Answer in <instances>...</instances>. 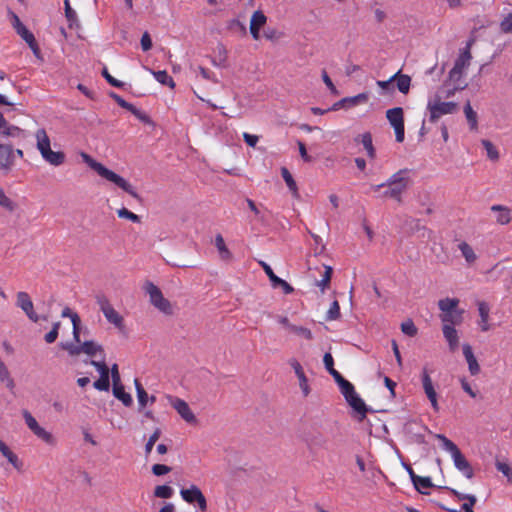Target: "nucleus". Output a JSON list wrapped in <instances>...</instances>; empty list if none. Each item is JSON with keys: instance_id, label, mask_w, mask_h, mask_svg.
<instances>
[{"instance_id": "30", "label": "nucleus", "mask_w": 512, "mask_h": 512, "mask_svg": "<svg viewBox=\"0 0 512 512\" xmlns=\"http://www.w3.org/2000/svg\"><path fill=\"white\" fill-rule=\"evenodd\" d=\"M113 395L126 407H129L133 402L131 395L125 392L124 386L121 383L113 386Z\"/></svg>"}, {"instance_id": "60", "label": "nucleus", "mask_w": 512, "mask_h": 512, "mask_svg": "<svg viewBox=\"0 0 512 512\" xmlns=\"http://www.w3.org/2000/svg\"><path fill=\"white\" fill-rule=\"evenodd\" d=\"M170 471H171V468L164 464H154L152 466V473L155 476H162V475L169 473Z\"/></svg>"}, {"instance_id": "24", "label": "nucleus", "mask_w": 512, "mask_h": 512, "mask_svg": "<svg viewBox=\"0 0 512 512\" xmlns=\"http://www.w3.org/2000/svg\"><path fill=\"white\" fill-rule=\"evenodd\" d=\"M478 312H479V316H480L478 325H479L481 331L486 332V331L490 330L491 326L489 324V313H490L489 305L484 301H480L478 303Z\"/></svg>"}, {"instance_id": "50", "label": "nucleus", "mask_w": 512, "mask_h": 512, "mask_svg": "<svg viewBox=\"0 0 512 512\" xmlns=\"http://www.w3.org/2000/svg\"><path fill=\"white\" fill-rule=\"evenodd\" d=\"M340 317V306L338 301H333L329 310L326 313V320L332 321Z\"/></svg>"}, {"instance_id": "54", "label": "nucleus", "mask_w": 512, "mask_h": 512, "mask_svg": "<svg viewBox=\"0 0 512 512\" xmlns=\"http://www.w3.org/2000/svg\"><path fill=\"white\" fill-rule=\"evenodd\" d=\"M401 330L404 334L414 337L417 334V327L412 320H407L401 324Z\"/></svg>"}, {"instance_id": "25", "label": "nucleus", "mask_w": 512, "mask_h": 512, "mask_svg": "<svg viewBox=\"0 0 512 512\" xmlns=\"http://www.w3.org/2000/svg\"><path fill=\"white\" fill-rule=\"evenodd\" d=\"M443 336L447 341L449 348L451 351H455L459 344V336L458 332L454 327H449L448 325H443L442 327Z\"/></svg>"}, {"instance_id": "57", "label": "nucleus", "mask_w": 512, "mask_h": 512, "mask_svg": "<svg viewBox=\"0 0 512 512\" xmlns=\"http://www.w3.org/2000/svg\"><path fill=\"white\" fill-rule=\"evenodd\" d=\"M22 415L26 425L31 431H34L39 426L38 422L29 411L23 410Z\"/></svg>"}, {"instance_id": "12", "label": "nucleus", "mask_w": 512, "mask_h": 512, "mask_svg": "<svg viewBox=\"0 0 512 512\" xmlns=\"http://www.w3.org/2000/svg\"><path fill=\"white\" fill-rule=\"evenodd\" d=\"M421 381H422L424 393H425L426 397L428 398V400L430 401L433 410L436 412L439 411L437 392L434 388L432 379H431L428 369L426 367H423V369H422Z\"/></svg>"}, {"instance_id": "38", "label": "nucleus", "mask_w": 512, "mask_h": 512, "mask_svg": "<svg viewBox=\"0 0 512 512\" xmlns=\"http://www.w3.org/2000/svg\"><path fill=\"white\" fill-rule=\"evenodd\" d=\"M154 78L162 85H166L170 88L175 87V82L172 77L165 71H151Z\"/></svg>"}, {"instance_id": "47", "label": "nucleus", "mask_w": 512, "mask_h": 512, "mask_svg": "<svg viewBox=\"0 0 512 512\" xmlns=\"http://www.w3.org/2000/svg\"><path fill=\"white\" fill-rule=\"evenodd\" d=\"M291 333L297 335V336H300L306 340H312L313 339V333L310 329L306 328V327H303V326H298V325H293V327H291V330H290Z\"/></svg>"}, {"instance_id": "56", "label": "nucleus", "mask_w": 512, "mask_h": 512, "mask_svg": "<svg viewBox=\"0 0 512 512\" xmlns=\"http://www.w3.org/2000/svg\"><path fill=\"white\" fill-rule=\"evenodd\" d=\"M500 30L503 33H512V12L507 14L500 22Z\"/></svg>"}, {"instance_id": "34", "label": "nucleus", "mask_w": 512, "mask_h": 512, "mask_svg": "<svg viewBox=\"0 0 512 512\" xmlns=\"http://www.w3.org/2000/svg\"><path fill=\"white\" fill-rule=\"evenodd\" d=\"M307 446L310 450L324 448L327 444V439L320 433L311 435L306 440Z\"/></svg>"}, {"instance_id": "35", "label": "nucleus", "mask_w": 512, "mask_h": 512, "mask_svg": "<svg viewBox=\"0 0 512 512\" xmlns=\"http://www.w3.org/2000/svg\"><path fill=\"white\" fill-rule=\"evenodd\" d=\"M415 489L421 493V494H427L425 491L428 488H431L433 486L432 480L430 477H422V476H416V478L412 481Z\"/></svg>"}, {"instance_id": "45", "label": "nucleus", "mask_w": 512, "mask_h": 512, "mask_svg": "<svg viewBox=\"0 0 512 512\" xmlns=\"http://www.w3.org/2000/svg\"><path fill=\"white\" fill-rule=\"evenodd\" d=\"M32 432L45 443L49 445L55 444V438L53 437V435L50 432L46 431L44 428H42L40 425Z\"/></svg>"}, {"instance_id": "32", "label": "nucleus", "mask_w": 512, "mask_h": 512, "mask_svg": "<svg viewBox=\"0 0 512 512\" xmlns=\"http://www.w3.org/2000/svg\"><path fill=\"white\" fill-rule=\"evenodd\" d=\"M464 114H465V117H466V120L468 122L470 129L477 130V128H478L477 113L473 110L469 101L464 106Z\"/></svg>"}, {"instance_id": "28", "label": "nucleus", "mask_w": 512, "mask_h": 512, "mask_svg": "<svg viewBox=\"0 0 512 512\" xmlns=\"http://www.w3.org/2000/svg\"><path fill=\"white\" fill-rule=\"evenodd\" d=\"M62 317H69L71 319L72 325H73V338L77 343H80V336H79V324H80V318L77 313H74L71 311L69 307H65L62 310L61 313Z\"/></svg>"}, {"instance_id": "55", "label": "nucleus", "mask_w": 512, "mask_h": 512, "mask_svg": "<svg viewBox=\"0 0 512 512\" xmlns=\"http://www.w3.org/2000/svg\"><path fill=\"white\" fill-rule=\"evenodd\" d=\"M338 386H339V389H340L342 395L344 396L345 400L348 397H350V395H353L354 393H356L353 384L351 382H349L348 380L344 381L343 383H341Z\"/></svg>"}, {"instance_id": "4", "label": "nucleus", "mask_w": 512, "mask_h": 512, "mask_svg": "<svg viewBox=\"0 0 512 512\" xmlns=\"http://www.w3.org/2000/svg\"><path fill=\"white\" fill-rule=\"evenodd\" d=\"M36 148L45 162L52 166H60L65 162V154L51 149L50 138L44 128L35 132Z\"/></svg>"}, {"instance_id": "62", "label": "nucleus", "mask_w": 512, "mask_h": 512, "mask_svg": "<svg viewBox=\"0 0 512 512\" xmlns=\"http://www.w3.org/2000/svg\"><path fill=\"white\" fill-rule=\"evenodd\" d=\"M102 75H103V76H104V78L107 80V82H108L109 84H111L112 86H114V87L121 88V87L124 85V83H123V82H121V81H119V80L115 79L114 77H112V76L108 73V71H107V69H106V68L103 70Z\"/></svg>"}, {"instance_id": "59", "label": "nucleus", "mask_w": 512, "mask_h": 512, "mask_svg": "<svg viewBox=\"0 0 512 512\" xmlns=\"http://www.w3.org/2000/svg\"><path fill=\"white\" fill-rule=\"evenodd\" d=\"M332 275L331 267H326V270L322 276V279L317 283V285L324 291L328 286Z\"/></svg>"}, {"instance_id": "49", "label": "nucleus", "mask_w": 512, "mask_h": 512, "mask_svg": "<svg viewBox=\"0 0 512 512\" xmlns=\"http://www.w3.org/2000/svg\"><path fill=\"white\" fill-rule=\"evenodd\" d=\"M117 215L119 218H122V219H127L131 222H134V223H139L140 222V217L131 212L130 210H128L127 208L125 207H122L120 209L117 210Z\"/></svg>"}, {"instance_id": "48", "label": "nucleus", "mask_w": 512, "mask_h": 512, "mask_svg": "<svg viewBox=\"0 0 512 512\" xmlns=\"http://www.w3.org/2000/svg\"><path fill=\"white\" fill-rule=\"evenodd\" d=\"M173 489L168 485H159L154 490V495L158 498L169 499L173 496Z\"/></svg>"}, {"instance_id": "64", "label": "nucleus", "mask_w": 512, "mask_h": 512, "mask_svg": "<svg viewBox=\"0 0 512 512\" xmlns=\"http://www.w3.org/2000/svg\"><path fill=\"white\" fill-rule=\"evenodd\" d=\"M243 139L246 142V144L250 147H255L259 140L257 135L250 134L247 132L243 133Z\"/></svg>"}, {"instance_id": "1", "label": "nucleus", "mask_w": 512, "mask_h": 512, "mask_svg": "<svg viewBox=\"0 0 512 512\" xmlns=\"http://www.w3.org/2000/svg\"><path fill=\"white\" fill-rule=\"evenodd\" d=\"M410 182V170L400 169L396 173L392 174L385 183L373 185L371 188L374 191H378L381 188L387 187L383 192V196L394 199L397 202H401L402 194L407 190Z\"/></svg>"}, {"instance_id": "20", "label": "nucleus", "mask_w": 512, "mask_h": 512, "mask_svg": "<svg viewBox=\"0 0 512 512\" xmlns=\"http://www.w3.org/2000/svg\"><path fill=\"white\" fill-rule=\"evenodd\" d=\"M353 410L359 414V420H363L368 412V407L363 399L356 393L346 399Z\"/></svg>"}, {"instance_id": "29", "label": "nucleus", "mask_w": 512, "mask_h": 512, "mask_svg": "<svg viewBox=\"0 0 512 512\" xmlns=\"http://www.w3.org/2000/svg\"><path fill=\"white\" fill-rule=\"evenodd\" d=\"M16 32L28 44L34 54L37 55L39 49L33 33L30 32L25 25L20 27Z\"/></svg>"}, {"instance_id": "40", "label": "nucleus", "mask_w": 512, "mask_h": 512, "mask_svg": "<svg viewBox=\"0 0 512 512\" xmlns=\"http://www.w3.org/2000/svg\"><path fill=\"white\" fill-rule=\"evenodd\" d=\"M281 175H282L287 187L289 188V190L293 193V195L295 197H297L298 196L297 184H296L295 180L293 179L289 170L287 168L283 167L281 169Z\"/></svg>"}, {"instance_id": "37", "label": "nucleus", "mask_w": 512, "mask_h": 512, "mask_svg": "<svg viewBox=\"0 0 512 512\" xmlns=\"http://www.w3.org/2000/svg\"><path fill=\"white\" fill-rule=\"evenodd\" d=\"M215 246L219 252V255L222 259L228 260L231 258V252L227 248L224 238L221 234H217L215 236Z\"/></svg>"}, {"instance_id": "31", "label": "nucleus", "mask_w": 512, "mask_h": 512, "mask_svg": "<svg viewBox=\"0 0 512 512\" xmlns=\"http://www.w3.org/2000/svg\"><path fill=\"white\" fill-rule=\"evenodd\" d=\"M81 353L87 354L89 356H94L97 353L103 354V347L94 341H84L80 345Z\"/></svg>"}, {"instance_id": "15", "label": "nucleus", "mask_w": 512, "mask_h": 512, "mask_svg": "<svg viewBox=\"0 0 512 512\" xmlns=\"http://www.w3.org/2000/svg\"><path fill=\"white\" fill-rule=\"evenodd\" d=\"M259 264L263 268L274 288L281 287L285 294H291L294 291L293 287L288 282L275 275L270 265L264 261H259Z\"/></svg>"}, {"instance_id": "39", "label": "nucleus", "mask_w": 512, "mask_h": 512, "mask_svg": "<svg viewBox=\"0 0 512 512\" xmlns=\"http://www.w3.org/2000/svg\"><path fill=\"white\" fill-rule=\"evenodd\" d=\"M0 452L4 457L7 458V460L15 467H20V462L18 460V457L8 448V446L0 440Z\"/></svg>"}, {"instance_id": "26", "label": "nucleus", "mask_w": 512, "mask_h": 512, "mask_svg": "<svg viewBox=\"0 0 512 512\" xmlns=\"http://www.w3.org/2000/svg\"><path fill=\"white\" fill-rule=\"evenodd\" d=\"M391 80L396 82L397 89L403 93L407 94L410 90L411 86V78L406 74H402L401 71H398L393 76H391Z\"/></svg>"}, {"instance_id": "6", "label": "nucleus", "mask_w": 512, "mask_h": 512, "mask_svg": "<svg viewBox=\"0 0 512 512\" xmlns=\"http://www.w3.org/2000/svg\"><path fill=\"white\" fill-rule=\"evenodd\" d=\"M458 109V105L455 102L441 101L439 96H435L433 99L428 100L427 111L429 113V121L434 123L444 115L454 114Z\"/></svg>"}, {"instance_id": "44", "label": "nucleus", "mask_w": 512, "mask_h": 512, "mask_svg": "<svg viewBox=\"0 0 512 512\" xmlns=\"http://www.w3.org/2000/svg\"><path fill=\"white\" fill-rule=\"evenodd\" d=\"M32 432L45 443L49 445L55 444V438L53 437V435L50 432L46 431L44 428H42L40 425Z\"/></svg>"}, {"instance_id": "53", "label": "nucleus", "mask_w": 512, "mask_h": 512, "mask_svg": "<svg viewBox=\"0 0 512 512\" xmlns=\"http://www.w3.org/2000/svg\"><path fill=\"white\" fill-rule=\"evenodd\" d=\"M0 206L13 211L15 209V203L6 195L5 191L0 187Z\"/></svg>"}, {"instance_id": "36", "label": "nucleus", "mask_w": 512, "mask_h": 512, "mask_svg": "<svg viewBox=\"0 0 512 512\" xmlns=\"http://www.w3.org/2000/svg\"><path fill=\"white\" fill-rule=\"evenodd\" d=\"M458 304L459 300L456 298H445L439 300L438 302L439 309L442 313H450L452 311L458 310Z\"/></svg>"}, {"instance_id": "3", "label": "nucleus", "mask_w": 512, "mask_h": 512, "mask_svg": "<svg viewBox=\"0 0 512 512\" xmlns=\"http://www.w3.org/2000/svg\"><path fill=\"white\" fill-rule=\"evenodd\" d=\"M436 438L441 441L442 449L450 454L455 468L467 479L473 478V468L458 446L443 434H437Z\"/></svg>"}, {"instance_id": "33", "label": "nucleus", "mask_w": 512, "mask_h": 512, "mask_svg": "<svg viewBox=\"0 0 512 512\" xmlns=\"http://www.w3.org/2000/svg\"><path fill=\"white\" fill-rule=\"evenodd\" d=\"M360 139L364 149L366 150L367 156L374 159L376 157V151L373 146L371 134L369 132H365L360 135Z\"/></svg>"}, {"instance_id": "63", "label": "nucleus", "mask_w": 512, "mask_h": 512, "mask_svg": "<svg viewBox=\"0 0 512 512\" xmlns=\"http://www.w3.org/2000/svg\"><path fill=\"white\" fill-rule=\"evenodd\" d=\"M141 47L143 51H148L152 47V40L148 32H144L141 37Z\"/></svg>"}, {"instance_id": "58", "label": "nucleus", "mask_w": 512, "mask_h": 512, "mask_svg": "<svg viewBox=\"0 0 512 512\" xmlns=\"http://www.w3.org/2000/svg\"><path fill=\"white\" fill-rule=\"evenodd\" d=\"M60 325V322H55L53 324L52 330L45 335L44 339L47 343L51 344L56 341Z\"/></svg>"}, {"instance_id": "43", "label": "nucleus", "mask_w": 512, "mask_h": 512, "mask_svg": "<svg viewBox=\"0 0 512 512\" xmlns=\"http://www.w3.org/2000/svg\"><path fill=\"white\" fill-rule=\"evenodd\" d=\"M217 58L213 60V65L217 67H225L227 60V50L224 45L219 44L216 48Z\"/></svg>"}, {"instance_id": "27", "label": "nucleus", "mask_w": 512, "mask_h": 512, "mask_svg": "<svg viewBox=\"0 0 512 512\" xmlns=\"http://www.w3.org/2000/svg\"><path fill=\"white\" fill-rule=\"evenodd\" d=\"M462 314L463 310H455L450 313H442L440 315V319L443 325H448L449 327H454L455 325H459L462 322Z\"/></svg>"}, {"instance_id": "16", "label": "nucleus", "mask_w": 512, "mask_h": 512, "mask_svg": "<svg viewBox=\"0 0 512 512\" xmlns=\"http://www.w3.org/2000/svg\"><path fill=\"white\" fill-rule=\"evenodd\" d=\"M290 366L294 370L298 381H299V387L305 397H307L310 393V387L308 384V379L304 373V370L301 366V364L296 359H291L289 361Z\"/></svg>"}, {"instance_id": "22", "label": "nucleus", "mask_w": 512, "mask_h": 512, "mask_svg": "<svg viewBox=\"0 0 512 512\" xmlns=\"http://www.w3.org/2000/svg\"><path fill=\"white\" fill-rule=\"evenodd\" d=\"M368 98H369V96L367 93H360V94L352 96V97H346V98L341 99L337 103H335L333 105L332 109L336 110V109H338L340 107H344V106L352 107L359 103H366L368 101Z\"/></svg>"}, {"instance_id": "61", "label": "nucleus", "mask_w": 512, "mask_h": 512, "mask_svg": "<svg viewBox=\"0 0 512 512\" xmlns=\"http://www.w3.org/2000/svg\"><path fill=\"white\" fill-rule=\"evenodd\" d=\"M461 388L472 398L477 397V392L473 390L469 382L465 378L460 379Z\"/></svg>"}, {"instance_id": "7", "label": "nucleus", "mask_w": 512, "mask_h": 512, "mask_svg": "<svg viewBox=\"0 0 512 512\" xmlns=\"http://www.w3.org/2000/svg\"><path fill=\"white\" fill-rule=\"evenodd\" d=\"M471 60V53L469 46H467L456 59L453 68L449 72V80L454 83V90H461L466 87V84L459 83L464 70L469 66Z\"/></svg>"}, {"instance_id": "9", "label": "nucleus", "mask_w": 512, "mask_h": 512, "mask_svg": "<svg viewBox=\"0 0 512 512\" xmlns=\"http://www.w3.org/2000/svg\"><path fill=\"white\" fill-rule=\"evenodd\" d=\"M96 300L106 320L122 330L124 328L123 317L113 308L109 300L103 295L97 296Z\"/></svg>"}, {"instance_id": "2", "label": "nucleus", "mask_w": 512, "mask_h": 512, "mask_svg": "<svg viewBox=\"0 0 512 512\" xmlns=\"http://www.w3.org/2000/svg\"><path fill=\"white\" fill-rule=\"evenodd\" d=\"M81 157L83 161L94 171L98 173L99 176L106 179L107 181L115 184L117 187L121 188L123 191L127 192L129 195H131L134 198H138V193L136 189L123 177L116 174L112 170H109L106 168L103 164L100 162H97L94 160L90 155L87 153L82 152Z\"/></svg>"}, {"instance_id": "19", "label": "nucleus", "mask_w": 512, "mask_h": 512, "mask_svg": "<svg viewBox=\"0 0 512 512\" xmlns=\"http://www.w3.org/2000/svg\"><path fill=\"white\" fill-rule=\"evenodd\" d=\"M463 355L468 364V370L471 375L475 376L480 372V365L473 353L472 347L469 344H464L463 347Z\"/></svg>"}, {"instance_id": "11", "label": "nucleus", "mask_w": 512, "mask_h": 512, "mask_svg": "<svg viewBox=\"0 0 512 512\" xmlns=\"http://www.w3.org/2000/svg\"><path fill=\"white\" fill-rule=\"evenodd\" d=\"M98 371L100 377L93 383V387L99 391H109L110 389V375L109 367L105 363L104 356L101 361L91 360L89 362Z\"/></svg>"}, {"instance_id": "18", "label": "nucleus", "mask_w": 512, "mask_h": 512, "mask_svg": "<svg viewBox=\"0 0 512 512\" xmlns=\"http://www.w3.org/2000/svg\"><path fill=\"white\" fill-rule=\"evenodd\" d=\"M14 151L11 146L0 144V170L9 171L13 165Z\"/></svg>"}, {"instance_id": "13", "label": "nucleus", "mask_w": 512, "mask_h": 512, "mask_svg": "<svg viewBox=\"0 0 512 512\" xmlns=\"http://www.w3.org/2000/svg\"><path fill=\"white\" fill-rule=\"evenodd\" d=\"M16 306L20 308L32 322H38L39 316L34 310V304L27 292L16 294Z\"/></svg>"}, {"instance_id": "10", "label": "nucleus", "mask_w": 512, "mask_h": 512, "mask_svg": "<svg viewBox=\"0 0 512 512\" xmlns=\"http://www.w3.org/2000/svg\"><path fill=\"white\" fill-rule=\"evenodd\" d=\"M180 496L189 504L196 503L201 511L207 510V500L198 486L192 484L188 488H182L180 490Z\"/></svg>"}, {"instance_id": "8", "label": "nucleus", "mask_w": 512, "mask_h": 512, "mask_svg": "<svg viewBox=\"0 0 512 512\" xmlns=\"http://www.w3.org/2000/svg\"><path fill=\"white\" fill-rule=\"evenodd\" d=\"M386 118L394 129L396 141L402 143L405 138L403 109L401 107L388 109L386 111Z\"/></svg>"}, {"instance_id": "5", "label": "nucleus", "mask_w": 512, "mask_h": 512, "mask_svg": "<svg viewBox=\"0 0 512 512\" xmlns=\"http://www.w3.org/2000/svg\"><path fill=\"white\" fill-rule=\"evenodd\" d=\"M144 290L149 296L150 303L161 313L165 315L173 314V306L168 299H166L162 291L154 283L147 281L144 285Z\"/></svg>"}, {"instance_id": "51", "label": "nucleus", "mask_w": 512, "mask_h": 512, "mask_svg": "<svg viewBox=\"0 0 512 512\" xmlns=\"http://www.w3.org/2000/svg\"><path fill=\"white\" fill-rule=\"evenodd\" d=\"M161 435V430L159 428L155 429V431L150 435L148 441L145 444V454L148 455L151 453L153 446L156 441L159 439Z\"/></svg>"}, {"instance_id": "23", "label": "nucleus", "mask_w": 512, "mask_h": 512, "mask_svg": "<svg viewBox=\"0 0 512 512\" xmlns=\"http://www.w3.org/2000/svg\"><path fill=\"white\" fill-rule=\"evenodd\" d=\"M0 134L7 137L17 138L22 136L23 130L17 126L8 124L3 114L0 112Z\"/></svg>"}, {"instance_id": "46", "label": "nucleus", "mask_w": 512, "mask_h": 512, "mask_svg": "<svg viewBox=\"0 0 512 512\" xmlns=\"http://www.w3.org/2000/svg\"><path fill=\"white\" fill-rule=\"evenodd\" d=\"M481 144L483 145L484 149L486 150L487 157L490 160L496 161L499 159V152L497 148L489 141V140H482Z\"/></svg>"}, {"instance_id": "41", "label": "nucleus", "mask_w": 512, "mask_h": 512, "mask_svg": "<svg viewBox=\"0 0 512 512\" xmlns=\"http://www.w3.org/2000/svg\"><path fill=\"white\" fill-rule=\"evenodd\" d=\"M459 250L461 251L463 257L468 263H473L476 260V254L473 248L466 242H461L458 245Z\"/></svg>"}, {"instance_id": "17", "label": "nucleus", "mask_w": 512, "mask_h": 512, "mask_svg": "<svg viewBox=\"0 0 512 512\" xmlns=\"http://www.w3.org/2000/svg\"><path fill=\"white\" fill-rule=\"evenodd\" d=\"M267 21V17L265 14L258 10L252 14L250 20V33L254 40H258L260 38V29L265 25Z\"/></svg>"}, {"instance_id": "14", "label": "nucleus", "mask_w": 512, "mask_h": 512, "mask_svg": "<svg viewBox=\"0 0 512 512\" xmlns=\"http://www.w3.org/2000/svg\"><path fill=\"white\" fill-rule=\"evenodd\" d=\"M171 406L177 411L181 418L187 423H196V417L190 409L188 403L177 397H169Z\"/></svg>"}, {"instance_id": "52", "label": "nucleus", "mask_w": 512, "mask_h": 512, "mask_svg": "<svg viewBox=\"0 0 512 512\" xmlns=\"http://www.w3.org/2000/svg\"><path fill=\"white\" fill-rule=\"evenodd\" d=\"M495 467L507 478L509 482H512V468L507 463L496 461Z\"/></svg>"}, {"instance_id": "42", "label": "nucleus", "mask_w": 512, "mask_h": 512, "mask_svg": "<svg viewBox=\"0 0 512 512\" xmlns=\"http://www.w3.org/2000/svg\"><path fill=\"white\" fill-rule=\"evenodd\" d=\"M134 384L136 388L139 407L144 408L148 402V394L143 388L142 384L137 379H135Z\"/></svg>"}, {"instance_id": "21", "label": "nucleus", "mask_w": 512, "mask_h": 512, "mask_svg": "<svg viewBox=\"0 0 512 512\" xmlns=\"http://www.w3.org/2000/svg\"><path fill=\"white\" fill-rule=\"evenodd\" d=\"M491 211L495 212L496 222L500 225H507L511 222V209L507 206L495 204L491 206Z\"/></svg>"}]
</instances>
